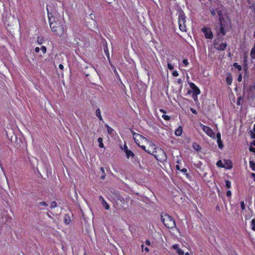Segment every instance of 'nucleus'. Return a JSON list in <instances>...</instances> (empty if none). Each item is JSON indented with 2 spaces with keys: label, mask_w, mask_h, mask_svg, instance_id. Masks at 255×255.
Segmentation results:
<instances>
[{
  "label": "nucleus",
  "mask_w": 255,
  "mask_h": 255,
  "mask_svg": "<svg viewBox=\"0 0 255 255\" xmlns=\"http://www.w3.org/2000/svg\"><path fill=\"white\" fill-rule=\"evenodd\" d=\"M161 220L164 225L168 228L172 229L176 226L174 219L168 214L161 215Z\"/></svg>",
  "instance_id": "obj_3"
},
{
  "label": "nucleus",
  "mask_w": 255,
  "mask_h": 255,
  "mask_svg": "<svg viewBox=\"0 0 255 255\" xmlns=\"http://www.w3.org/2000/svg\"><path fill=\"white\" fill-rule=\"evenodd\" d=\"M234 66L237 68L239 71H241L242 70V66L240 65H238L237 63H235L234 64Z\"/></svg>",
  "instance_id": "obj_24"
},
{
  "label": "nucleus",
  "mask_w": 255,
  "mask_h": 255,
  "mask_svg": "<svg viewBox=\"0 0 255 255\" xmlns=\"http://www.w3.org/2000/svg\"><path fill=\"white\" fill-rule=\"evenodd\" d=\"M50 28L57 35L61 37L67 31V27L62 23L55 21L50 23Z\"/></svg>",
  "instance_id": "obj_2"
},
{
  "label": "nucleus",
  "mask_w": 255,
  "mask_h": 255,
  "mask_svg": "<svg viewBox=\"0 0 255 255\" xmlns=\"http://www.w3.org/2000/svg\"><path fill=\"white\" fill-rule=\"evenodd\" d=\"M216 137L217 138V143L220 148H222L223 147V144L221 139V134L218 132L217 134Z\"/></svg>",
  "instance_id": "obj_13"
},
{
  "label": "nucleus",
  "mask_w": 255,
  "mask_h": 255,
  "mask_svg": "<svg viewBox=\"0 0 255 255\" xmlns=\"http://www.w3.org/2000/svg\"><path fill=\"white\" fill-rule=\"evenodd\" d=\"M64 222L66 225H69L70 223L71 219L69 215H66L64 216Z\"/></svg>",
  "instance_id": "obj_15"
},
{
  "label": "nucleus",
  "mask_w": 255,
  "mask_h": 255,
  "mask_svg": "<svg viewBox=\"0 0 255 255\" xmlns=\"http://www.w3.org/2000/svg\"><path fill=\"white\" fill-rule=\"evenodd\" d=\"M193 148L196 149V150H198V149L199 148L200 146L199 145H198L196 143H194L193 145Z\"/></svg>",
  "instance_id": "obj_34"
},
{
  "label": "nucleus",
  "mask_w": 255,
  "mask_h": 255,
  "mask_svg": "<svg viewBox=\"0 0 255 255\" xmlns=\"http://www.w3.org/2000/svg\"><path fill=\"white\" fill-rule=\"evenodd\" d=\"M252 137L254 138H255V124L254 125V128H253V131L252 132Z\"/></svg>",
  "instance_id": "obj_33"
},
{
  "label": "nucleus",
  "mask_w": 255,
  "mask_h": 255,
  "mask_svg": "<svg viewBox=\"0 0 255 255\" xmlns=\"http://www.w3.org/2000/svg\"><path fill=\"white\" fill-rule=\"evenodd\" d=\"M186 16L183 12H180L178 16L179 28L182 31H186Z\"/></svg>",
  "instance_id": "obj_6"
},
{
  "label": "nucleus",
  "mask_w": 255,
  "mask_h": 255,
  "mask_svg": "<svg viewBox=\"0 0 255 255\" xmlns=\"http://www.w3.org/2000/svg\"><path fill=\"white\" fill-rule=\"evenodd\" d=\"M226 195L228 197H230L232 195L231 191L230 190L227 191V192L226 193Z\"/></svg>",
  "instance_id": "obj_40"
},
{
  "label": "nucleus",
  "mask_w": 255,
  "mask_h": 255,
  "mask_svg": "<svg viewBox=\"0 0 255 255\" xmlns=\"http://www.w3.org/2000/svg\"><path fill=\"white\" fill-rule=\"evenodd\" d=\"M242 80V75H240L238 77V81L239 82H241Z\"/></svg>",
  "instance_id": "obj_43"
},
{
  "label": "nucleus",
  "mask_w": 255,
  "mask_h": 255,
  "mask_svg": "<svg viewBox=\"0 0 255 255\" xmlns=\"http://www.w3.org/2000/svg\"><path fill=\"white\" fill-rule=\"evenodd\" d=\"M39 205H41V206H47V204L45 202H40L39 203Z\"/></svg>",
  "instance_id": "obj_39"
},
{
  "label": "nucleus",
  "mask_w": 255,
  "mask_h": 255,
  "mask_svg": "<svg viewBox=\"0 0 255 255\" xmlns=\"http://www.w3.org/2000/svg\"><path fill=\"white\" fill-rule=\"evenodd\" d=\"M193 97H194V99H195L197 98V97H194V96H193Z\"/></svg>",
  "instance_id": "obj_59"
},
{
  "label": "nucleus",
  "mask_w": 255,
  "mask_h": 255,
  "mask_svg": "<svg viewBox=\"0 0 255 255\" xmlns=\"http://www.w3.org/2000/svg\"><path fill=\"white\" fill-rule=\"evenodd\" d=\"M172 249L175 250L178 255H184V252L180 248L179 245L177 244L173 245L172 246Z\"/></svg>",
  "instance_id": "obj_11"
},
{
  "label": "nucleus",
  "mask_w": 255,
  "mask_h": 255,
  "mask_svg": "<svg viewBox=\"0 0 255 255\" xmlns=\"http://www.w3.org/2000/svg\"><path fill=\"white\" fill-rule=\"evenodd\" d=\"M103 138L102 137H99L98 139V141L99 142V146L100 148H105V146L104 143H103Z\"/></svg>",
  "instance_id": "obj_17"
},
{
  "label": "nucleus",
  "mask_w": 255,
  "mask_h": 255,
  "mask_svg": "<svg viewBox=\"0 0 255 255\" xmlns=\"http://www.w3.org/2000/svg\"><path fill=\"white\" fill-rule=\"evenodd\" d=\"M145 244L147 246H150V242L149 240H146V242H145Z\"/></svg>",
  "instance_id": "obj_44"
},
{
  "label": "nucleus",
  "mask_w": 255,
  "mask_h": 255,
  "mask_svg": "<svg viewBox=\"0 0 255 255\" xmlns=\"http://www.w3.org/2000/svg\"><path fill=\"white\" fill-rule=\"evenodd\" d=\"M141 248H142V250H144L146 252H149V249L147 247H146L145 248H144V246L143 245H142L141 246Z\"/></svg>",
  "instance_id": "obj_38"
},
{
  "label": "nucleus",
  "mask_w": 255,
  "mask_h": 255,
  "mask_svg": "<svg viewBox=\"0 0 255 255\" xmlns=\"http://www.w3.org/2000/svg\"><path fill=\"white\" fill-rule=\"evenodd\" d=\"M215 48L219 50H224L227 47L226 43L216 42L214 44Z\"/></svg>",
  "instance_id": "obj_10"
},
{
  "label": "nucleus",
  "mask_w": 255,
  "mask_h": 255,
  "mask_svg": "<svg viewBox=\"0 0 255 255\" xmlns=\"http://www.w3.org/2000/svg\"><path fill=\"white\" fill-rule=\"evenodd\" d=\"M122 199H123V198L121 197H119V198L118 199V200H120L121 201H122Z\"/></svg>",
  "instance_id": "obj_55"
},
{
  "label": "nucleus",
  "mask_w": 255,
  "mask_h": 255,
  "mask_svg": "<svg viewBox=\"0 0 255 255\" xmlns=\"http://www.w3.org/2000/svg\"><path fill=\"white\" fill-rule=\"evenodd\" d=\"M226 82L228 85H230L232 83V77L231 75H229L226 78Z\"/></svg>",
  "instance_id": "obj_18"
},
{
  "label": "nucleus",
  "mask_w": 255,
  "mask_h": 255,
  "mask_svg": "<svg viewBox=\"0 0 255 255\" xmlns=\"http://www.w3.org/2000/svg\"><path fill=\"white\" fill-rule=\"evenodd\" d=\"M226 186L228 188H231V182L228 181V180H226Z\"/></svg>",
  "instance_id": "obj_26"
},
{
  "label": "nucleus",
  "mask_w": 255,
  "mask_h": 255,
  "mask_svg": "<svg viewBox=\"0 0 255 255\" xmlns=\"http://www.w3.org/2000/svg\"><path fill=\"white\" fill-rule=\"evenodd\" d=\"M172 75H173L174 77H177V76L179 75V74H178V72H177V71H176V70L172 72Z\"/></svg>",
  "instance_id": "obj_35"
},
{
  "label": "nucleus",
  "mask_w": 255,
  "mask_h": 255,
  "mask_svg": "<svg viewBox=\"0 0 255 255\" xmlns=\"http://www.w3.org/2000/svg\"><path fill=\"white\" fill-rule=\"evenodd\" d=\"M241 207L242 210H244L245 209V205L244 201L241 202Z\"/></svg>",
  "instance_id": "obj_36"
},
{
  "label": "nucleus",
  "mask_w": 255,
  "mask_h": 255,
  "mask_svg": "<svg viewBox=\"0 0 255 255\" xmlns=\"http://www.w3.org/2000/svg\"><path fill=\"white\" fill-rule=\"evenodd\" d=\"M250 151H251L253 152H255V148H250Z\"/></svg>",
  "instance_id": "obj_50"
},
{
  "label": "nucleus",
  "mask_w": 255,
  "mask_h": 255,
  "mask_svg": "<svg viewBox=\"0 0 255 255\" xmlns=\"http://www.w3.org/2000/svg\"><path fill=\"white\" fill-rule=\"evenodd\" d=\"M106 127L107 128L108 133L110 134H112L114 131V129L108 125H107Z\"/></svg>",
  "instance_id": "obj_22"
},
{
  "label": "nucleus",
  "mask_w": 255,
  "mask_h": 255,
  "mask_svg": "<svg viewBox=\"0 0 255 255\" xmlns=\"http://www.w3.org/2000/svg\"><path fill=\"white\" fill-rule=\"evenodd\" d=\"M40 50L43 54H45V52H46V48L45 46H42L41 47Z\"/></svg>",
  "instance_id": "obj_28"
},
{
  "label": "nucleus",
  "mask_w": 255,
  "mask_h": 255,
  "mask_svg": "<svg viewBox=\"0 0 255 255\" xmlns=\"http://www.w3.org/2000/svg\"><path fill=\"white\" fill-rule=\"evenodd\" d=\"M190 111L192 112V113H193L194 114H197V112H196V110H194L193 108H191L190 109Z\"/></svg>",
  "instance_id": "obj_42"
},
{
  "label": "nucleus",
  "mask_w": 255,
  "mask_h": 255,
  "mask_svg": "<svg viewBox=\"0 0 255 255\" xmlns=\"http://www.w3.org/2000/svg\"><path fill=\"white\" fill-rule=\"evenodd\" d=\"M126 153L128 158H129L130 157H133L134 156V153L130 150L126 149Z\"/></svg>",
  "instance_id": "obj_14"
},
{
  "label": "nucleus",
  "mask_w": 255,
  "mask_h": 255,
  "mask_svg": "<svg viewBox=\"0 0 255 255\" xmlns=\"http://www.w3.org/2000/svg\"><path fill=\"white\" fill-rule=\"evenodd\" d=\"M102 204L103 206L106 209L109 210L110 208L109 205L107 203L106 201H103V202L102 203Z\"/></svg>",
  "instance_id": "obj_21"
},
{
  "label": "nucleus",
  "mask_w": 255,
  "mask_h": 255,
  "mask_svg": "<svg viewBox=\"0 0 255 255\" xmlns=\"http://www.w3.org/2000/svg\"><path fill=\"white\" fill-rule=\"evenodd\" d=\"M252 175L254 176L255 175V173H253Z\"/></svg>",
  "instance_id": "obj_63"
},
{
  "label": "nucleus",
  "mask_w": 255,
  "mask_h": 255,
  "mask_svg": "<svg viewBox=\"0 0 255 255\" xmlns=\"http://www.w3.org/2000/svg\"><path fill=\"white\" fill-rule=\"evenodd\" d=\"M190 87L193 90L194 95L195 94L197 95L200 94V89L194 83H191L190 84Z\"/></svg>",
  "instance_id": "obj_12"
},
{
  "label": "nucleus",
  "mask_w": 255,
  "mask_h": 255,
  "mask_svg": "<svg viewBox=\"0 0 255 255\" xmlns=\"http://www.w3.org/2000/svg\"><path fill=\"white\" fill-rule=\"evenodd\" d=\"M193 97H194V99H195L197 98V97H194V96H193Z\"/></svg>",
  "instance_id": "obj_58"
},
{
  "label": "nucleus",
  "mask_w": 255,
  "mask_h": 255,
  "mask_svg": "<svg viewBox=\"0 0 255 255\" xmlns=\"http://www.w3.org/2000/svg\"><path fill=\"white\" fill-rule=\"evenodd\" d=\"M217 12L219 16L220 21V26L218 30V35L222 37L224 36L227 32L229 30L231 27V22L230 19L227 17L225 19L223 16L221 15V11H220L213 10L211 11V14L213 15H215Z\"/></svg>",
  "instance_id": "obj_1"
},
{
  "label": "nucleus",
  "mask_w": 255,
  "mask_h": 255,
  "mask_svg": "<svg viewBox=\"0 0 255 255\" xmlns=\"http://www.w3.org/2000/svg\"><path fill=\"white\" fill-rule=\"evenodd\" d=\"M162 117L166 121H168L170 119L168 116L165 115H163Z\"/></svg>",
  "instance_id": "obj_31"
},
{
  "label": "nucleus",
  "mask_w": 255,
  "mask_h": 255,
  "mask_svg": "<svg viewBox=\"0 0 255 255\" xmlns=\"http://www.w3.org/2000/svg\"><path fill=\"white\" fill-rule=\"evenodd\" d=\"M250 167L253 170H255V163L252 161H250Z\"/></svg>",
  "instance_id": "obj_25"
},
{
  "label": "nucleus",
  "mask_w": 255,
  "mask_h": 255,
  "mask_svg": "<svg viewBox=\"0 0 255 255\" xmlns=\"http://www.w3.org/2000/svg\"><path fill=\"white\" fill-rule=\"evenodd\" d=\"M217 165L219 167H223V166L222 165V162H221V161H218L217 163Z\"/></svg>",
  "instance_id": "obj_37"
},
{
  "label": "nucleus",
  "mask_w": 255,
  "mask_h": 255,
  "mask_svg": "<svg viewBox=\"0 0 255 255\" xmlns=\"http://www.w3.org/2000/svg\"><path fill=\"white\" fill-rule=\"evenodd\" d=\"M252 229L255 231V219H253L251 222Z\"/></svg>",
  "instance_id": "obj_23"
},
{
  "label": "nucleus",
  "mask_w": 255,
  "mask_h": 255,
  "mask_svg": "<svg viewBox=\"0 0 255 255\" xmlns=\"http://www.w3.org/2000/svg\"><path fill=\"white\" fill-rule=\"evenodd\" d=\"M147 144L149 145V146L147 149H146V146L145 145H141V148L148 153L153 155L155 152V150L156 148L155 144H153L152 142L149 141Z\"/></svg>",
  "instance_id": "obj_7"
},
{
  "label": "nucleus",
  "mask_w": 255,
  "mask_h": 255,
  "mask_svg": "<svg viewBox=\"0 0 255 255\" xmlns=\"http://www.w3.org/2000/svg\"><path fill=\"white\" fill-rule=\"evenodd\" d=\"M153 156L157 160L160 161L161 162H163L166 161L167 158V155L164 150L161 148L157 147L155 150Z\"/></svg>",
  "instance_id": "obj_4"
},
{
  "label": "nucleus",
  "mask_w": 255,
  "mask_h": 255,
  "mask_svg": "<svg viewBox=\"0 0 255 255\" xmlns=\"http://www.w3.org/2000/svg\"><path fill=\"white\" fill-rule=\"evenodd\" d=\"M182 128L181 127H179L175 131V134L177 136H179L182 134Z\"/></svg>",
  "instance_id": "obj_16"
},
{
  "label": "nucleus",
  "mask_w": 255,
  "mask_h": 255,
  "mask_svg": "<svg viewBox=\"0 0 255 255\" xmlns=\"http://www.w3.org/2000/svg\"><path fill=\"white\" fill-rule=\"evenodd\" d=\"M37 41H38V42L39 43H40V44H41V43H42V42L40 41V40H39V38H38V39H37Z\"/></svg>",
  "instance_id": "obj_53"
},
{
  "label": "nucleus",
  "mask_w": 255,
  "mask_h": 255,
  "mask_svg": "<svg viewBox=\"0 0 255 255\" xmlns=\"http://www.w3.org/2000/svg\"><path fill=\"white\" fill-rule=\"evenodd\" d=\"M202 30L206 38L212 39L213 38V33L210 28L204 27Z\"/></svg>",
  "instance_id": "obj_9"
},
{
  "label": "nucleus",
  "mask_w": 255,
  "mask_h": 255,
  "mask_svg": "<svg viewBox=\"0 0 255 255\" xmlns=\"http://www.w3.org/2000/svg\"><path fill=\"white\" fill-rule=\"evenodd\" d=\"M105 176H106V173H103L101 177V179L102 180L105 179Z\"/></svg>",
  "instance_id": "obj_41"
},
{
  "label": "nucleus",
  "mask_w": 255,
  "mask_h": 255,
  "mask_svg": "<svg viewBox=\"0 0 255 255\" xmlns=\"http://www.w3.org/2000/svg\"><path fill=\"white\" fill-rule=\"evenodd\" d=\"M193 97H194V99H195L197 98V97H194V96H193Z\"/></svg>",
  "instance_id": "obj_60"
},
{
  "label": "nucleus",
  "mask_w": 255,
  "mask_h": 255,
  "mask_svg": "<svg viewBox=\"0 0 255 255\" xmlns=\"http://www.w3.org/2000/svg\"><path fill=\"white\" fill-rule=\"evenodd\" d=\"M200 127L203 131L210 137L215 138V134L213 130L209 127H207L202 124L200 125Z\"/></svg>",
  "instance_id": "obj_8"
},
{
  "label": "nucleus",
  "mask_w": 255,
  "mask_h": 255,
  "mask_svg": "<svg viewBox=\"0 0 255 255\" xmlns=\"http://www.w3.org/2000/svg\"><path fill=\"white\" fill-rule=\"evenodd\" d=\"M96 115L100 121H102L103 120L102 117L101 115V111L99 109H98L97 110H96Z\"/></svg>",
  "instance_id": "obj_19"
},
{
  "label": "nucleus",
  "mask_w": 255,
  "mask_h": 255,
  "mask_svg": "<svg viewBox=\"0 0 255 255\" xmlns=\"http://www.w3.org/2000/svg\"><path fill=\"white\" fill-rule=\"evenodd\" d=\"M181 172L183 173H186L187 171V170L186 168H183L181 170Z\"/></svg>",
  "instance_id": "obj_45"
},
{
  "label": "nucleus",
  "mask_w": 255,
  "mask_h": 255,
  "mask_svg": "<svg viewBox=\"0 0 255 255\" xmlns=\"http://www.w3.org/2000/svg\"><path fill=\"white\" fill-rule=\"evenodd\" d=\"M250 55L252 59L255 58V43L254 46L251 50Z\"/></svg>",
  "instance_id": "obj_20"
},
{
  "label": "nucleus",
  "mask_w": 255,
  "mask_h": 255,
  "mask_svg": "<svg viewBox=\"0 0 255 255\" xmlns=\"http://www.w3.org/2000/svg\"><path fill=\"white\" fill-rule=\"evenodd\" d=\"M56 206H57L56 202H55V201H53L51 203L50 208H53L56 207Z\"/></svg>",
  "instance_id": "obj_27"
},
{
  "label": "nucleus",
  "mask_w": 255,
  "mask_h": 255,
  "mask_svg": "<svg viewBox=\"0 0 255 255\" xmlns=\"http://www.w3.org/2000/svg\"><path fill=\"white\" fill-rule=\"evenodd\" d=\"M59 68L60 69L63 70V68H64V66H63V65L62 64H60V65H59Z\"/></svg>",
  "instance_id": "obj_48"
},
{
  "label": "nucleus",
  "mask_w": 255,
  "mask_h": 255,
  "mask_svg": "<svg viewBox=\"0 0 255 255\" xmlns=\"http://www.w3.org/2000/svg\"><path fill=\"white\" fill-rule=\"evenodd\" d=\"M232 167V165H229L228 166V168H231Z\"/></svg>",
  "instance_id": "obj_57"
},
{
  "label": "nucleus",
  "mask_w": 255,
  "mask_h": 255,
  "mask_svg": "<svg viewBox=\"0 0 255 255\" xmlns=\"http://www.w3.org/2000/svg\"><path fill=\"white\" fill-rule=\"evenodd\" d=\"M176 169H178V170H180V167H179V165H177L176 166Z\"/></svg>",
  "instance_id": "obj_52"
},
{
  "label": "nucleus",
  "mask_w": 255,
  "mask_h": 255,
  "mask_svg": "<svg viewBox=\"0 0 255 255\" xmlns=\"http://www.w3.org/2000/svg\"><path fill=\"white\" fill-rule=\"evenodd\" d=\"M124 149L125 152L126 151V149H128V146H127V145L126 144L124 145Z\"/></svg>",
  "instance_id": "obj_49"
},
{
  "label": "nucleus",
  "mask_w": 255,
  "mask_h": 255,
  "mask_svg": "<svg viewBox=\"0 0 255 255\" xmlns=\"http://www.w3.org/2000/svg\"><path fill=\"white\" fill-rule=\"evenodd\" d=\"M104 51L106 53V54L107 57L109 58L110 54H109V53L108 52L107 47H104Z\"/></svg>",
  "instance_id": "obj_32"
},
{
  "label": "nucleus",
  "mask_w": 255,
  "mask_h": 255,
  "mask_svg": "<svg viewBox=\"0 0 255 255\" xmlns=\"http://www.w3.org/2000/svg\"><path fill=\"white\" fill-rule=\"evenodd\" d=\"M101 171L103 173H105V169H104V167H101Z\"/></svg>",
  "instance_id": "obj_51"
},
{
  "label": "nucleus",
  "mask_w": 255,
  "mask_h": 255,
  "mask_svg": "<svg viewBox=\"0 0 255 255\" xmlns=\"http://www.w3.org/2000/svg\"><path fill=\"white\" fill-rule=\"evenodd\" d=\"M160 111L162 113H165V111H164V110H162V109H160Z\"/></svg>",
  "instance_id": "obj_54"
},
{
  "label": "nucleus",
  "mask_w": 255,
  "mask_h": 255,
  "mask_svg": "<svg viewBox=\"0 0 255 255\" xmlns=\"http://www.w3.org/2000/svg\"><path fill=\"white\" fill-rule=\"evenodd\" d=\"M182 62L185 66H188L189 64L188 61L187 59H183Z\"/></svg>",
  "instance_id": "obj_30"
},
{
  "label": "nucleus",
  "mask_w": 255,
  "mask_h": 255,
  "mask_svg": "<svg viewBox=\"0 0 255 255\" xmlns=\"http://www.w3.org/2000/svg\"><path fill=\"white\" fill-rule=\"evenodd\" d=\"M40 50V48L39 47H36L35 49V51L37 53L39 52Z\"/></svg>",
  "instance_id": "obj_46"
},
{
  "label": "nucleus",
  "mask_w": 255,
  "mask_h": 255,
  "mask_svg": "<svg viewBox=\"0 0 255 255\" xmlns=\"http://www.w3.org/2000/svg\"><path fill=\"white\" fill-rule=\"evenodd\" d=\"M100 200L101 201V203L103 202V201H105L102 196H100Z\"/></svg>",
  "instance_id": "obj_47"
},
{
  "label": "nucleus",
  "mask_w": 255,
  "mask_h": 255,
  "mask_svg": "<svg viewBox=\"0 0 255 255\" xmlns=\"http://www.w3.org/2000/svg\"><path fill=\"white\" fill-rule=\"evenodd\" d=\"M254 144L255 145V141L253 142Z\"/></svg>",
  "instance_id": "obj_61"
},
{
  "label": "nucleus",
  "mask_w": 255,
  "mask_h": 255,
  "mask_svg": "<svg viewBox=\"0 0 255 255\" xmlns=\"http://www.w3.org/2000/svg\"><path fill=\"white\" fill-rule=\"evenodd\" d=\"M167 67H168V68L171 70H173L174 68L173 66L169 62L167 63Z\"/></svg>",
  "instance_id": "obj_29"
},
{
  "label": "nucleus",
  "mask_w": 255,
  "mask_h": 255,
  "mask_svg": "<svg viewBox=\"0 0 255 255\" xmlns=\"http://www.w3.org/2000/svg\"><path fill=\"white\" fill-rule=\"evenodd\" d=\"M240 102L239 101L238 102V104L239 105Z\"/></svg>",
  "instance_id": "obj_62"
},
{
  "label": "nucleus",
  "mask_w": 255,
  "mask_h": 255,
  "mask_svg": "<svg viewBox=\"0 0 255 255\" xmlns=\"http://www.w3.org/2000/svg\"><path fill=\"white\" fill-rule=\"evenodd\" d=\"M131 132L135 142L140 147H141V145H143L142 144L148 143L149 142V141L142 135L135 133L133 131H131Z\"/></svg>",
  "instance_id": "obj_5"
},
{
  "label": "nucleus",
  "mask_w": 255,
  "mask_h": 255,
  "mask_svg": "<svg viewBox=\"0 0 255 255\" xmlns=\"http://www.w3.org/2000/svg\"><path fill=\"white\" fill-rule=\"evenodd\" d=\"M185 255H190L188 252H187L185 254Z\"/></svg>",
  "instance_id": "obj_56"
}]
</instances>
